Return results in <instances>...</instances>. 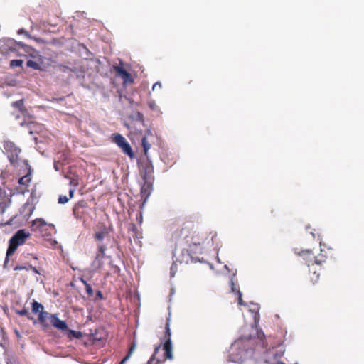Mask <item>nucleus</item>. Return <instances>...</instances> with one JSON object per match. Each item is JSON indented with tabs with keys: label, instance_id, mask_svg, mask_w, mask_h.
Segmentation results:
<instances>
[{
	"label": "nucleus",
	"instance_id": "38",
	"mask_svg": "<svg viewBox=\"0 0 364 364\" xmlns=\"http://www.w3.org/2000/svg\"><path fill=\"white\" fill-rule=\"evenodd\" d=\"M272 364H285L284 363L282 362V361H276Z\"/></svg>",
	"mask_w": 364,
	"mask_h": 364
},
{
	"label": "nucleus",
	"instance_id": "40",
	"mask_svg": "<svg viewBox=\"0 0 364 364\" xmlns=\"http://www.w3.org/2000/svg\"><path fill=\"white\" fill-rule=\"evenodd\" d=\"M70 183H73V184H74V185H75V186H77V182H76V183H75V181H70Z\"/></svg>",
	"mask_w": 364,
	"mask_h": 364
},
{
	"label": "nucleus",
	"instance_id": "3",
	"mask_svg": "<svg viewBox=\"0 0 364 364\" xmlns=\"http://www.w3.org/2000/svg\"><path fill=\"white\" fill-rule=\"evenodd\" d=\"M298 255L304 257V259L306 260L309 267H313L314 264L322 265L326 262L328 257L323 250H321V252L317 256H311V251L310 250H302L298 253Z\"/></svg>",
	"mask_w": 364,
	"mask_h": 364
},
{
	"label": "nucleus",
	"instance_id": "10",
	"mask_svg": "<svg viewBox=\"0 0 364 364\" xmlns=\"http://www.w3.org/2000/svg\"><path fill=\"white\" fill-rule=\"evenodd\" d=\"M141 173L144 181H154V166L148 158L141 163Z\"/></svg>",
	"mask_w": 364,
	"mask_h": 364
},
{
	"label": "nucleus",
	"instance_id": "25",
	"mask_svg": "<svg viewBox=\"0 0 364 364\" xmlns=\"http://www.w3.org/2000/svg\"><path fill=\"white\" fill-rule=\"evenodd\" d=\"M26 65L29 68H33L35 70H39L40 69V65L39 64L33 60H28L27 62H26Z\"/></svg>",
	"mask_w": 364,
	"mask_h": 364
},
{
	"label": "nucleus",
	"instance_id": "2",
	"mask_svg": "<svg viewBox=\"0 0 364 364\" xmlns=\"http://www.w3.org/2000/svg\"><path fill=\"white\" fill-rule=\"evenodd\" d=\"M31 234L26 231L24 229L18 230L9 240V247L6 251V256L4 261L6 264L9 261V257L12 255L17 250L19 245L25 243L26 239L29 238Z\"/></svg>",
	"mask_w": 364,
	"mask_h": 364
},
{
	"label": "nucleus",
	"instance_id": "15",
	"mask_svg": "<svg viewBox=\"0 0 364 364\" xmlns=\"http://www.w3.org/2000/svg\"><path fill=\"white\" fill-rule=\"evenodd\" d=\"M11 200L6 196H0V213L2 214L6 209L11 205Z\"/></svg>",
	"mask_w": 364,
	"mask_h": 364
},
{
	"label": "nucleus",
	"instance_id": "5",
	"mask_svg": "<svg viewBox=\"0 0 364 364\" xmlns=\"http://www.w3.org/2000/svg\"><path fill=\"white\" fill-rule=\"evenodd\" d=\"M163 339L164 342L163 343V350L164 351V359L165 360H172L173 356V347L171 339V328L169 319L167 320L166 326H165V333Z\"/></svg>",
	"mask_w": 364,
	"mask_h": 364
},
{
	"label": "nucleus",
	"instance_id": "6",
	"mask_svg": "<svg viewBox=\"0 0 364 364\" xmlns=\"http://www.w3.org/2000/svg\"><path fill=\"white\" fill-rule=\"evenodd\" d=\"M112 141L121 149L124 154L127 155L130 159L134 158V153L130 144L121 134H113L112 135Z\"/></svg>",
	"mask_w": 364,
	"mask_h": 364
},
{
	"label": "nucleus",
	"instance_id": "39",
	"mask_svg": "<svg viewBox=\"0 0 364 364\" xmlns=\"http://www.w3.org/2000/svg\"><path fill=\"white\" fill-rule=\"evenodd\" d=\"M81 282L83 283V284L85 286H86V284H88L85 280H84L83 279H81Z\"/></svg>",
	"mask_w": 364,
	"mask_h": 364
},
{
	"label": "nucleus",
	"instance_id": "24",
	"mask_svg": "<svg viewBox=\"0 0 364 364\" xmlns=\"http://www.w3.org/2000/svg\"><path fill=\"white\" fill-rule=\"evenodd\" d=\"M319 277H320V274L317 273L316 269H313L312 275L310 277L311 282L314 284H316L318 281Z\"/></svg>",
	"mask_w": 364,
	"mask_h": 364
},
{
	"label": "nucleus",
	"instance_id": "13",
	"mask_svg": "<svg viewBox=\"0 0 364 364\" xmlns=\"http://www.w3.org/2000/svg\"><path fill=\"white\" fill-rule=\"evenodd\" d=\"M31 180L30 173L18 179V183L21 186L16 188V192L21 194H24L26 192H28Z\"/></svg>",
	"mask_w": 364,
	"mask_h": 364
},
{
	"label": "nucleus",
	"instance_id": "19",
	"mask_svg": "<svg viewBox=\"0 0 364 364\" xmlns=\"http://www.w3.org/2000/svg\"><path fill=\"white\" fill-rule=\"evenodd\" d=\"M135 348H136V343H132V345L130 346L129 348V351L127 353V355L122 360V361L120 362V364H124L125 363V362L130 358V356L132 355V353L134 351Z\"/></svg>",
	"mask_w": 364,
	"mask_h": 364
},
{
	"label": "nucleus",
	"instance_id": "11",
	"mask_svg": "<svg viewBox=\"0 0 364 364\" xmlns=\"http://www.w3.org/2000/svg\"><path fill=\"white\" fill-rule=\"evenodd\" d=\"M116 73V75L123 80L124 85L131 84L134 82L131 74L127 72L122 65H116L113 67Z\"/></svg>",
	"mask_w": 364,
	"mask_h": 364
},
{
	"label": "nucleus",
	"instance_id": "29",
	"mask_svg": "<svg viewBox=\"0 0 364 364\" xmlns=\"http://www.w3.org/2000/svg\"><path fill=\"white\" fill-rule=\"evenodd\" d=\"M161 84L159 82H157L153 85L152 90H155L156 89H161Z\"/></svg>",
	"mask_w": 364,
	"mask_h": 364
},
{
	"label": "nucleus",
	"instance_id": "16",
	"mask_svg": "<svg viewBox=\"0 0 364 364\" xmlns=\"http://www.w3.org/2000/svg\"><path fill=\"white\" fill-rule=\"evenodd\" d=\"M20 152V150L17 148L14 149V153L11 154L9 155V159L11 165L14 166H16L18 163V153Z\"/></svg>",
	"mask_w": 364,
	"mask_h": 364
},
{
	"label": "nucleus",
	"instance_id": "22",
	"mask_svg": "<svg viewBox=\"0 0 364 364\" xmlns=\"http://www.w3.org/2000/svg\"><path fill=\"white\" fill-rule=\"evenodd\" d=\"M12 106L15 108L18 109L21 112H23V111L25 110V109L23 107V99L14 102L12 103Z\"/></svg>",
	"mask_w": 364,
	"mask_h": 364
},
{
	"label": "nucleus",
	"instance_id": "36",
	"mask_svg": "<svg viewBox=\"0 0 364 364\" xmlns=\"http://www.w3.org/2000/svg\"><path fill=\"white\" fill-rule=\"evenodd\" d=\"M97 294V296L100 297V299L103 298L102 293L100 291H98Z\"/></svg>",
	"mask_w": 364,
	"mask_h": 364
},
{
	"label": "nucleus",
	"instance_id": "21",
	"mask_svg": "<svg viewBox=\"0 0 364 364\" xmlns=\"http://www.w3.org/2000/svg\"><path fill=\"white\" fill-rule=\"evenodd\" d=\"M232 291L237 292V294L238 295V298H237L238 304L240 305V306H246L247 305L246 303L244 302L243 300H242V293L240 292V290H236V289L234 287L233 282H232Z\"/></svg>",
	"mask_w": 364,
	"mask_h": 364
},
{
	"label": "nucleus",
	"instance_id": "18",
	"mask_svg": "<svg viewBox=\"0 0 364 364\" xmlns=\"http://www.w3.org/2000/svg\"><path fill=\"white\" fill-rule=\"evenodd\" d=\"M141 145L143 147L144 155L148 158V151L151 148V144L148 142L146 136H144L141 139Z\"/></svg>",
	"mask_w": 364,
	"mask_h": 364
},
{
	"label": "nucleus",
	"instance_id": "14",
	"mask_svg": "<svg viewBox=\"0 0 364 364\" xmlns=\"http://www.w3.org/2000/svg\"><path fill=\"white\" fill-rule=\"evenodd\" d=\"M48 318L50 319V324L55 328L60 331H66L68 329V325L65 321L60 320L56 314H50Z\"/></svg>",
	"mask_w": 364,
	"mask_h": 364
},
{
	"label": "nucleus",
	"instance_id": "34",
	"mask_svg": "<svg viewBox=\"0 0 364 364\" xmlns=\"http://www.w3.org/2000/svg\"><path fill=\"white\" fill-rule=\"evenodd\" d=\"M74 192H75V190H74V189H70V190L69 191V196H70V198L73 197Z\"/></svg>",
	"mask_w": 364,
	"mask_h": 364
},
{
	"label": "nucleus",
	"instance_id": "35",
	"mask_svg": "<svg viewBox=\"0 0 364 364\" xmlns=\"http://www.w3.org/2000/svg\"><path fill=\"white\" fill-rule=\"evenodd\" d=\"M175 267H176V264H173L171 267V274H172V277L174 276V274L173 273V269H174Z\"/></svg>",
	"mask_w": 364,
	"mask_h": 364
},
{
	"label": "nucleus",
	"instance_id": "32",
	"mask_svg": "<svg viewBox=\"0 0 364 364\" xmlns=\"http://www.w3.org/2000/svg\"><path fill=\"white\" fill-rule=\"evenodd\" d=\"M26 269V267H23V266H16V267L14 268V269L15 271L22 270V269Z\"/></svg>",
	"mask_w": 364,
	"mask_h": 364
},
{
	"label": "nucleus",
	"instance_id": "28",
	"mask_svg": "<svg viewBox=\"0 0 364 364\" xmlns=\"http://www.w3.org/2000/svg\"><path fill=\"white\" fill-rule=\"evenodd\" d=\"M69 200L66 196H60L58 198V203L65 204Z\"/></svg>",
	"mask_w": 364,
	"mask_h": 364
},
{
	"label": "nucleus",
	"instance_id": "12",
	"mask_svg": "<svg viewBox=\"0 0 364 364\" xmlns=\"http://www.w3.org/2000/svg\"><path fill=\"white\" fill-rule=\"evenodd\" d=\"M153 181H144V183L141 188V197L144 199L143 203L140 205L141 209L151 193Z\"/></svg>",
	"mask_w": 364,
	"mask_h": 364
},
{
	"label": "nucleus",
	"instance_id": "26",
	"mask_svg": "<svg viewBox=\"0 0 364 364\" xmlns=\"http://www.w3.org/2000/svg\"><path fill=\"white\" fill-rule=\"evenodd\" d=\"M23 64L22 60H12L10 62V67L12 68H16V67H21Z\"/></svg>",
	"mask_w": 364,
	"mask_h": 364
},
{
	"label": "nucleus",
	"instance_id": "4",
	"mask_svg": "<svg viewBox=\"0 0 364 364\" xmlns=\"http://www.w3.org/2000/svg\"><path fill=\"white\" fill-rule=\"evenodd\" d=\"M33 230H38L43 237H48L55 233V228L53 224H47L42 218H37L32 222Z\"/></svg>",
	"mask_w": 364,
	"mask_h": 364
},
{
	"label": "nucleus",
	"instance_id": "8",
	"mask_svg": "<svg viewBox=\"0 0 364 364\" xmlns=\"http://www.w3.org/2000/svg\"><path fill=\"white\" fill-rule=\"evenodd\" d=\"M95 230L93 238L97 244L103 242V240L113 231V228L112 225L107 226L105 223L99 222L96 225Z\"/></svg>",
	"mask_w": 364,
	"mask_h": 364
},
{
	"label": "nucleus",
	"instance_id": "17",
	"mask_svg": "<svg viewBox=\"0 0 364 364\" xmlns=\"http://www.w3.org/2000/svg\"><path fill=\"white\" fill-rule=\"evenodd\" d=\"M160 348H161V345H159L155 348L154 352L153 355H151V357L150 358V359L149 360L147 364H159L160 363V360H156L155 358L156 355L158 353Z\"/></svg>",
	"mask_w": 364,
	"mask_h": 364
},
{
	"label": "nucleus",
	"instance_id": "41",
	"mask_svg": "<svg viewBox=\"0 0 364 364\" xmlns=\"http://www.w3.org/2000/svg\"><path fill=\"white\" fill-rule=\"evenodd\" d=\"M134 228V230H136V226H135V225H134V228Z\"/></svg>",
	"mask_w": 364,
	"mask_h": 364
},
{
	"label": "nucleus",
	"instance_id": "1",
	"mask_svg": "<svg viewBox=\"0 0 364 364\" xmlns=\"http://www.w3.org/2000/svg\"><path fill=\"white\" fill-rule=\"evenodd\" d=\"M207 231L193 230V225L188 223L184 225L179 231H176L173 237L177 240L181 238L187 245L191 251H199L201 252L203 246L205 245H213V239L216 234H213L211 237Z\"/></svg>",
	"mask_w": 364,
	"mask_h": 364
},
{
	"label": "nucleus",
	"instance_id": "23",
	"mask_svg": "<svg viewBox=\"0 0 364 364\" xmlns=\"http://www.w3.org/2000/svg\"><path fill=\"white\" fill-rule=\"evenodd\" d=\"M15 312L19 316H26L28 320H33V318L30 315L26 308L21 310H16Z\"/></svg>",
	"mask_w": 364,
	"mask_h": 364
},
{
	"label": "nucleus",
	"instance_id": "7",
	"mask_svg": "<svg viewBox=\"0 0 364 364\" xmlns=\"http://www.w3.org/2000/svg\"><path fill=\"white\" fill-rule=\"evenodd\" d=\"M31 311L33 314H38V321L43 328H47L48 324L46 320L50 316V313L44 311V306L41 303L33 300L31 303Z\"/></svg>",
	"mask_w": 364,
	"mask_h": 364
},
{
	"label": "nucleus",
	"instance_id": "37",
	"mask_svg": "<svg viewBox=\"0 0 364 364\" xmlns=\"http://www.w3.org/2000/svg\"><path fill=\"white\" fill-rule=\"evenodd\" d=\"M16 217H14V218H11L6 224V225H11L12 223V221Z\"/></svg>",
	"mask_w": 364,
	"mask_h": 364
},
{
	"label": "nucleus",
	"instance_id": "33",
	"mask_svg": "<svg viewBox=\"0 0 364 364\" xmlns=\"http://www.w3.org/2000/svg\"><path fill=\"white\" fill-rule=\"evenodd\" d=\"M31 269H32V270H33L36 274H40V272H39V271L36 269V267L31 266Z\"/></svg>",
	"mask_w": 364,
	"mask_h": 364
},
{
	"label": "nucleus",
	"instance_id": "27",
	"mask_svg": "<svg viewBox=\"0 0 364 364\" xmlns=\"http://www.w3.org/2000/svg\"><path fill=\"white\" fill-rule=\"evenodd\" d=\"M85 291H86V293L87 294V295L90 296H92L93 290H92L91 285L89 284H86V286H85Z\"/></svg>",
	"mask_w": 364,
	"mask_h": 364
},
{
	"label": "nucleus",
	"instance_id": "31",
	"mask_svg": "<svg viewBox=\"0 0 364 364\" xmlns=\"http://www.w3.org/2000/svg\"><path fill=\"white\" fill-rule=\"evenodd\" d=\"M60 70L63 71V72H65L66 70H70V69L68 67L64 66V65H60Z\"/></svg>",
	"mask_w": 364,
	"mask_h": 364
},
{
	"label": "nucleus",
	"instance_id": "9",
	"mask_svg": "<svg viewBox=\"0 0 364 364\" xmlns=\"http://www.w3.org/2000/svg\"><path fill=\"white\" fill-rule=\"evenodd\" d=\"M97 252L94 260L92 261V265L96 269H100L103 265V259L105 257V251L107 246L103 242L97 244Z\"/></svg>",
	"mask_w": 364,
	"mask_h": 364
},
{
	"label": "nucleus",
	"instance_id": "30",
	"mask_svg": "<svg viewBox=\"0 0 364 364\" xmlns=\"http://www.w3.org/2000/svg\"><path fill=\"white\" fill-rule=\"evenodd\" d=\"M189 260H191V258L189 257L188 255H187L186 256V258H183L181 261H180L181 262H186V263H188L189 262Z\"/></svg>",
	"mask_w": 364,
	"mask_h": 364
},
{
	"label": "nucleus",
	"instance_id": "20",
	"mask_svg": "<svg viewBox=\"0 0 364 364\" xmlns=\"http://www.w3.org/2000/svg\"><path fill=\"white\" fill-rule=\"evenodd\" d=\"M68 338H75L79 339L82 337V333L81 331H77L70 329V330H68Z\"/></svg>",
	"mask_w": 364,
	"mask_h": 364
}]
</instances>
